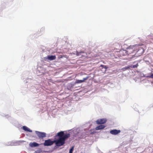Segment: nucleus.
Segmentation results:
<instances>
[{
  "label": "nucleus",
  "mask_w": 153,
  "mask_h": 153,
  "mask_svg": "<svg viewBox=\"0 0 153 153\" xmlns=\"http://www.w3.org/2000/svg\"><path fill=\"white\" fill-rule=\"evenodd\" d=\"M57 136L59 139L54 140V143L57 146H60L64 144L65 140L70 137V134L68 133L65 134L64 131H61L57 133Z\"/></svg>",
  "instance_id": "nucleus-1"
},
{
  "label": "nucleus",
  "mask_w": 153,
  "mask_h": 153,
  "mask_svg": "<svg viewBox=\"0 0 153 153\" xmlns=\"http://www.w3.org/2000/svg\"><path fill=\"white\" fill-rule=\"evenodd\" d=\"M137 50V45L130 46L126 50H123V51L125 53H127L128 54L133 53L134 51Z\"/></svg>",
  "instance_id": "nucleus-2"
},
{
  "label": "nucleus",
  "mask_w": 153,
  "mask_h": 153,
  "mask_svg": "<svg viewBox=\"0 0 153 153\" xmlns=\"http://www.w3.org/2000/svg\"><path fill=\"white\" fill-rule=\"evenodd\" d=\"M35 132L39 138H43L46 137V134L45 133L37 131H36Z\"/></svg>",
  "instance_id": "nucleus-3"
},
{
  "label": "nucleus",
  "mask_w": 153,
  "mask_h": 153,
  "mask_svg": "<svg viewBox=\"0 0 153 153\" xmlns=\"http://www.w3.org/2000/svg\"><path fill=\"white\" fill-rule=\"evenodd\" d=\"M54 143V140L51 141L50 139L45 140L43 144L45 146H50Z\"/></svg>",
  "instance_id": "nucleus-4"
},
{
  "label": "nucleus",
  "mask_w": 153,
  "mask_h": 153,
  "mask_svg": "<svg viewBox=\"0 0 153 153\" xmlns=\"http://www.w3.org/2000/svg\"><path fill=\"white\" fill-rule=\"evenodd\" d=\"M106 121L107 120L105 118H103L98 119L96 122L97 124H102L105 123Z\"/></svg>",
  "instance_id": "nucleus-5"
},
{
  "label": "nucleus",
  "mask_w": 153,
  "mask_h": 153,
  "mask_svg": "<svg viewBox=\"0 0 153 153\" xmlns=\"http://www.w3.org/2000/svg\"><path fill=\"white\" fill-rule=\"evenodd\" d=\"M120 132V130L114 129L110 131V133L113 135H117Z\"/></svg>",
  "instance_id": "nucleus-6"
},
{
  "label": "nucleus",
  "mask_w": 153,
  "mask_h": 153,
  "mask_svg": "<svg viewBox=\"0 0 153 153\" xmlns=\"http://www.w3.org/2000/svg\"><path fill=\"white\" fill-rule=\"evenodd\" d=\"M30 146L31 147H36L39 146V144L36 142L30 143L29 144Z\"/></svg>",
  "instance_id": "nucleus-7"
},
{
  "label": "nucleus",
  "mask_w": 153,
  "mask_h": 153,
  "mask_svg": "<svg viewBox=\"0 0 153 153\" xmlns=\"http://www.w3.org/2000/svg\"><path fill=\"white\" fill-rule=\"evenodd\" d=\"M47 59L50 60H55L56 59L55 56H48Z\"/></svg>",
  "instance_id": "nucleus-8"
},
{
  "label": "nucleus",
  "mask_w": 153,
  "mask_h": 153,
  "mask_svg": "<svg viewBox=\"0 0 153 153\" xmlns=\"http://www.w3.org/2000/svg\"><path fill=\"white\" fill-rule=\"evenodd\" d=\"M105 127V126L104 125H100L96 127L95 128V129L96 130L102 129L104 128Z\"/></svg>",
  "instance_id": "nucleus-9"
},
{
  "label": "nucleus",
  "mask_w": 153,
  "mask_h": 153,
  "mask_svg": "<svg viewBox=\"0 0 153 153\" xmlns=\"http://www.w3.org/2000/svg\"><path fill=\"white\" fill-rule=\"evenodd\" d=\"M23 129L25 131H27L30 132H32V131L31 130H30L26 126H23Z\"/></svg>",
  "instance_id": "nucleus-10"
},
{
  "label": "nucleus",
  "mask_w": 153,
  "mask_h": 153,
  "mask_svg": "<svg viewBox=\"0 0 153 153\" xmlns=\"http://www.w3.org/2000/svg\"><path fill=\"white\" fill-rule=\"evenodd\" d=\"M82 82H83V81L82 80L77 79V80H76V81L75 82V83H76V84L80 83H82Z\"/></svg>",
  "instance_id": "nucleus-11"
},
{
  "label": "nucleus",
  "mask_w": 153,
  "mask_h": 153,
  "mask_svg": "<svg viewBox=\"0 0 153 153\" xmlns=\"http://www.w3.org/2000/svg\"><path fill=\"white\" fill-rule=\"evenodd\" d=\"M89 78V76H87L86 77L83 78V80H82L83 81V82H84L85 81L87 80Z\"/></svg>",
  "instance_id": "nucleus-12"
},
{
  "label": "nucleus",
  "mask_w": 153,
  "mask_h": 153,
  "mask_svg": "<svg viewBox=\"0 0 153 153\" xmlns=\"http://www.w3.org/2000/svg\"><path fill=\"white\" fill-rule=\"evenodd\" d=\"M138 66V64L137 63L135 65H132V66L131 67H132L133 68H137Z\"/></svg>",
  "instance_id": "nucleus-13"
},
{
  "label": "nucleus",
  "mask_w": 153,
  "mask_h": 153,
  "mask_svg": "<svg viewBox=\"0 0 153 153\" xmlns=\"http://www.w3.org/2000/svg\"><path fill=\"white\" fill-rule=\"evenodd\" d=\"M147 77L153 79V74H152L150 76H147Z\"/></svg>",
  "instance_id": "nucleus-14"
},
{
  "label": "nucleus",
  "mask_w": 153,
  "mask_h": 153,
  "mask_svg": "<svg viewBox=\"0 0 153 153\" xmlns=\"http://www.w3.org/2000/svg\"><path fill=\"white\" fill-rule=\"evenodd\" d=\"M73 149H74L73 147H72V148H71L69 152H72L73 150Z\"/></svg>",
  "instance_id": "nucleus-15"
},
{
  "label": "nucleus",
  "mask_w": 153,
  "mask_h": 153,
  "mask_svg": "<svg viewBox=\"0 0 153 153\" xmlns=\"http://www.w3.org/2000/svg\"><path fill=\"white\" fill-rule=\"evenodd\" d=\"M83 52H82V53H83ZM82 53V52H76V55L77 56H79L80 55V53Z\"/></svg>",
  "instance_id": "nucleus-16"
},
{
  "label": "nucleus",
  "mask_w": 153,
  "mask_h": 153,
  "mask_svg": "<svg viewBox=\"0 0 153 153\" xmlns=\"http://www.w3.org/2000/svg\"><path fill=\"white\" fill-rule=\"evenodd\" d=\"M63 57V56L62 55H59V59L62 58Z\"/></svg>",
  "instance_id": "nucleus-17"
},
{
  "label": "nucleus",
  "mask_w": 153,
  "mask_h": 153,
  "mask_svg": "<svg viewBox=\"0 0 153 153\" xmlns=\"http://www.w3.org/2000/svg\"><path fill=\"white\" fill-rule=\"evenodd\" d=\"M122 51H120V53H121V52H122Z\"/></svg>",
  "instance_id": "nucleus-18"
},
{
  "label": "nucleus",
  "mask_w": 153,
  "mask_h": 153,
  "mask_svg": "<svg viewBox=\"0 0 153 153\" xmlns=\"http://www.w3.org/2000/svg\"><path fill=\"white\" fill-rule=\"evenodd\" d=\"M69 153H73L72 152H69Z\"/></svg>",
  "instance_id": "nucleus-19"
}]
</instances>
